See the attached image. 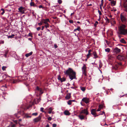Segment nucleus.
I'll return each instance as SVG.
<instances>
[{
    "label": "nucleus",
    "instance_id": "cd10ccee",
    "mask_svg": "<svg viewBox=\"0 0 127 127\" xmlns=\"http://www.w3.org/2000/svg\"><path fill=\"white\" fill-rule=\"evenodd\" d=\"M66 80V79L64 77H63V78H61V79L60 80V81L61 82H62Z\"/></svg>",
    "mask_w": 127,
    "mask_h": 127
},
{
    "label": "nucleus",
    "instance_id": "20e7f679",
    "mask_svg": "<svg viewBox=\"0 0 127 127\" xmlns=\"http://www.w3.org/2000/svg\"><path fill=\"white\" fill-rule=\"evenodd\" d=\"M96 109H92L91 110V114L93 115L94 117H95L100 115H102V114H100L98 115H97L96 113Z\"/></svg>",
    "mask_w": 127,
    "mask_h": 127
},
{
    "label": "nucleus",
    "instance_id": "423d86ee",
    "mask_svg": "<svg viewBox=\"0 0 127 127\" xmlns=\"http://www.w3.org/2000/svg\"><path fill=\"white\" fill-rule=\"evenodd\" d=\"M122 64L121 62L115 64L113 66L112 69H113L115 70H117L119 66H121Z\"/></svg>",
    "mask_w": 127,
    "mask_h": 127
},
{
    "label": "nucleus",
    "instance_id": "e2e57ef3",
    "mask_svg": "<svg viewBox=\"0 0 127 127\" xmlns=\"http://www.w3.org/2000/svg\"><path fill=\"white\" fill-rule=\"evenodd\" d=\"M113 58V57H112V56H110L109 57V58L110 59H111V58Z\"/></svg>",
    "mask_w": 127,
    "mask_h": 127
},
{
    "label": "nucleus",
    "instance_id": "f257e3e1",
    "mask_svg": "<svg viewBox=\"0 0 127 127\" xmlns=\"http://www.w3.org/2000/svg\"><path fill=\"white\" fill-rule=\"evenodd\" d=\"M64 72L65 75L69 76L71 80L76 79V73L72 68H68L67 69L64 71Z\"/></svg>",
    "mask_w": 127,
    "mask_h": 127
},
{
    "label": "nucleus",
    "instance_id": "6e6d98bb",
    "mask_svg": "<svg viewBox=\"0 0 127 127\" xmlns=\"http://www.w3.org/2000/svg\"><path fill=\"white\" fill-rule=\"evenodd\" d=\"M54 46L55 48H57L58 47V46L56 44L54 45Z\"/></svg>",
    "mask_w": 127,
    "mask_h": 127
},
{
    "label": "nucleus",
    "instance_id": "bb28decb",
    "mask_svg": "<svg viewBox=\"0 0 127 127\" xmlns=\"http://www.w3.org/2000/svg\"><path fill=\"white\" fill-rule=\"evenodd\" d=\"M92 54L88 53L86 56L87 59L89 58L90 57V56H91Z\"/></svg>",
    "mask_w": 127,
    "mask_h": 127
},
{
    "label": "nucleus",
    "instance_id": "f8f14e48",
    "mask_svg": "<svg viewBox=\"0 0 127 127\" xmlns=\"http://www.w3.org/2000/svg\"><path fill=\"white\" fill-rule=\"evenodd\" d=\"M41 22L42 23H44L45 24H47L48 23H47L48 22H50V21L49 19H42L41 20Z\"/></svg>",
    "mask_w": 127,
    "mask_h": 127
},
{
    "label": "nucleus",
    "instance_id": "473e14b6",
    "mask_svg": "<svg viewBox=\"0 0 127 127\" xmlns=\"http://www.w3.org/2000/svg\"><path fill=\"white\" fill-rule=\"evenodd\" d=\"M105 51L108 52H109L110 51V49L108 48L106 49H105Z\"/></svg>",
    "mask_w": 127,
    "mask_h": 127
},
{
    "label": "nucleus",
    "instance_id": "b1692460",
    "mask_svg": "<svg viewBox=\"0 0 127 127\" xmlns=\"http://www.w3.org/2000/svg\"><path fill=\"white\" fill-rule=\"evenodd\" d=\"M120 42L126 44V42L125 41V40L123 38H122L120 40Z\"/></svg>",
    "mask_w": 127,
    "mask_h": 127
},
{
    "label": "nucleus",
    "instance_id": "69168bd1",
    "mask_svg": "<svg viewBox=\"0 0 127 127\" xmlns=\"http://www.w3.org/2000/svg\"><path fill=\"white\" fill-rule=\"evenodd\" d=\"M17 114H15V116L17 117Z\"/></svg>",
    "mask_w": 127,
    "mask_h": 127
},
{
    "label": "nucleus",
    "instance_id": "603ef678",
    "mask_svg": "<svg viewBox=\"0 0 127 127\" xmlns=\"http://www.w3.org/2000/svg\"><path fill=\"white\" fill-rule=\"evenodd\" d=\"M42 23L41 22L40 23H38V25L39 26H41L42 25Z\"/></svg>",
    "mask_w": 127,
    "mask_h": 127
},
{
    "label": "nucleus",
    "instance_id": "052dcab7",
    "mask_svg": "<svg viewBox=\"0 0 127 127\" xmlns=\"http://www.w3.org/2000/svg\"><path fill=\"white\" fill-rule=\"evenodd\" d=\"M16 81L15 80H14L13 82V83H16Z\"/></svg>",
    "mask_w": 127,
    "mask_h": 127
},
{
    "label": "nucleus",
    "instance_id": "c756f323",
    "mask_svg": "<svg viewBox=\"0 0 127 127\" xmlns=\"http://www.w3.org/2000/svg\"><path fill=\"white\" fill-rule=\"evenodd\" d=\"M81 89L83 91H84L85 90V87H81Z\"/></svg>",
    "mask_w": 127,
    "mask_h": 127
},
{
    "label": "nucleus",
    "instance_id": "4be33fe9",
    "mask_svg": "<svg viewBox=\"0 0 127 127\" xmlns=\"http://www.w3.org/2000/svg\"><path fill=\"white\" fill-rule=\"evenodd\" d=\"M111 4L112 6H114L116 5V1H113L111 2Z\"/></svg>",
    "mask_w": 127,
    "mask_h": 127
},
{
    "label": "nucleus",
    "instance_id": "c03bdc74",
    "mask_svg": "<svg viewBox=\"0 0 127 127\" xmlns=\"http://www.w3.org/2000/svg\"><path fill=\"white\" fill-rule=\"evenodd\" d=\"M28 35L29 36H31L32 37H33V36L32 35V33H30L28 34Z\"/></svg>",
    "mask_w": 127,
    "mask_h": 127
},
{
    "label": "nucleus",
    "instance_id": "2f4dec72",
    "mask_svg": "<svg viewBox=\"0 0 127 127\" xmlns=\"http://www.w3.org/2000/svg\"><path fill=\"white\" fill-rule=\"evenodd\" d=\"M14 36H15V35L12 34L11 35H10V36H8V38H13Z\"/></svg>",
    "mask_w": 127,
    "mask_h": 127
},
{
    "label": "nucleus",
    "instance_id": "6ab92c4d",
    "mask_svg": "<svg viewBox=\"0 0 127 127\" xmlns=\"http://www.w3.org/2000/svg\"><path fill=\"white\" fill-rule=\"evenodd\" d=\"M64 114L66 115L69 116L70 114V113L67 110H65L64 112Z\"/></svg>",
    "mask_w": 127,
    "mask_h": 127
},
{
    "label": "nucleus",
    "instance_id": "680f3d73",
    "mask_svg": "<svg viewBox=\"0 0 127 127\" xmlns=\"http://www.w3.org/2000/svg\"><path fill=\"white\" fill-rule=\"evenodd\" d=\"M44 26H42V28L41 29V30H43L44 28Z\"/></svg>",
    "mask_w": 127,
    "mask_h": 127
},
{
    "label": "nucleus",
    "instance_id": "5701e85b",
    "mask_svg": "<svg viewBox=\"0 0 127 127\" xmlns=\"http://www.w3.org/2000/svg\"><path fill=\"white\" fill-rule=\"evenodd\" d=\"M30 5L31 6H33L34 7L37 6V5L33 2H31L30 3Z\"/></svg>",
    "mask_w": 127,
    "mask_h": 127
},
{
    "label": "nucleus",
    "instance_id": "dca6fc26",
    "mask_svg": "<svg viewBox=\"0 0 127 127\" xmlns=\"http://www.w3.org/2000/svg\"><path fill=\"white\" fill-rule=\"evenodd\" d=\"M92 54H93L94 56V57H93L94 58L96 59L98 58V56H97L96 52L95 51H93V52Z\"/></svg>",
    "mask_w": 127,
    "mask_h": 127
},
{
    "label": "nucleus",
    "instance_id": "a18cd8bd",
    "mask_svg": "<svg viewBox=\"0 0 127 127\" xmlns=\"http://www.w3.org/2000/svg\"><path fill=\"white\" fill-rule=\"evenodd\" d=\"M58 2L60 4H61L62 3V1L61 0H58Z\"/></svg>",
    "mask_w": 127,
    "mask_h": 127
},
{
    "label": "nucleus",
    "instance_id": "39448f33",
    "mask_svg": "<svg viewBox=\"0 0 127 127\" xmlns=\"http://www.w3.org/2000/svg\"><path fill=\"white\" fill-rule=\"evenodd\" d=\"M82 70L83 74L85 76H86L87 74V67L86 65L84 64L83 66L82 67Z\"/></svg>",
    "mask_w": 127,
    "mask_h": 127
},
{
    "label": "nucleus",
    "instance_id": "f704fd0d",
    "mask_svg": "<svg viewBox=\"0 0 127 127\" xmlns=\"http://www.w3.org/2000/svg\"><path fill=\"white\" fill-rule=\"evenodd\" d=\"M46 28H49V24L48 23L47 24H45V25L44 26Z\"/></svg>",
    "mask_w": 127,
    "mask_h": 127
},
{
    "label": "nucleus",
    "instance_id": "c85d7f7f",
    "mask_svg": "<svg viewBox=\"0 0 127 127\" xmlns=\"http://www.w3.org/2000/svg\"><path fill=\"white\" fill-rule=\"evenodd\" d=\"M7 127H15V124H11L10 125Z\"/></svg>",
    "mask_w": 127,
    "mask_h": 127
},
{
    "label": "nucleus",
    "instance_id": "8fccbe9b",
    "mask_svg": "<svg viewBox=\"0 0 127 127\" xmlns=\"http://www.w3.org/2000/svg\"><path fill=\"white\" fill-rule=\"evenodd\" d=\"M52 119V118L51 117H49L48 118V120L49 121H51Z\"/></svg>",
    "mask_w": 127,
    "mask_h": 127
},
{
    "label": "nucleus",
    "instance_id": "412c9836",
    "mask_svg": "<svg viewBox=\"0 0 127 127\" xmlns=\"http://www.w3.org/2000/svg\"><path fill=\"white\" fill-rule=\"evenodd\" d=\"M33 52H31L30 53H27L26 54L25 56L26 57H28L29 56L31 55L32 54Z\"/></svg>",
    "mask_w": 127,
    "mask_h": 127
},
{
    "label": "nucleus",
    "instance_id": "864d4df0",
    "mask_svg": "<svg viewBox=\"0 0 127 127\" xmlns=\"http://www.w3.org/2000/svg\"><path fill=\"white\" fill-rule=\"evenodd\" d=\"M98 12L99 13V14L100 15H102V13L99 10H98Z\"/></svg>",
    "mask_w": 127,
    "mask_h": 127
},
{
    "label": "nucleus",
    "instance_id": "f03ea898",
    "mask_svg": "<svg viewBox=\"0 0 127 127\" xmlns=\"http://www.w3.org/2000/svg\"><path fill=\"white\" fill-rule=\"evenodd\" d=\"M126 27V25L123 24L121 25L119 27V32L120 34L124 35L127 34V29H125Z\"/></svg>",
    "mask_w": 127,
    "mask_h": 127
},
{
    "label": "nucleus",
    "instance_id": "0e129e2a",
    "mask_svg": "<svg viewBox=\"0 0 127 127\" xmlns=\"http://www.w3.org/2000/svg\"><path fill=\"white\" fill-rule=\"evenodd\" d=\"M45 127H49V125L48 124Z\"/></svg>",
    "mask_w": 127,
    "mask_h": 127
},
{
    "label": "nucleus",
    "instance_id": "774afa93",
    "mask_svg": "<svg viewBox=\"0 0 127 127\" xmlns=\"http://www.w3.org/2000/svg\"><path fill=\"white\" fill-rule=\"evenodd\" d=\"M28 39L29 40H30V41L32 39V38H28Z\"/></svg>",
    "mask_w": 127,
    "mask_h": 127
},
{
    "label": "nucleus",
    "instance_id": "09e8293b",
    "mask_svg": "<svg viewBox=\"0 0 127 127\" xmlns=\"http://www.w3.org/2000/svg\"><path fill=\"white\" fill-rule=\"evenodd\" d=\"M57 126V125L56 124H54L52 125L53 127H56Z\"/></svg>",
    "mask_w": 127,
    "mask_h": 127
},
{
    "label": "nucleus",
    "instance_id": "f3484780",
    "mask_svg": "<svg viewBox=\"0 0 127 127\" xmlns=\"http://www.w3.org/2000/svg\"><path fill=\"white\" fill-rule=\"evenodd\" d=\"M71 97V94L68 93L67 94L65 98L66 99H69Z\"/></svg>",
    "mask_w": 127,
    "mask_h": 127
},
{
    "label": "nucleus",
    "instance_id": "2eb2a0df",
    "mask_svg": "<svg viewBox=\"0 0 127 127\" xmlns=\"http://www.w3.org/2000/svg\"><path fill=\"white\" fill-rule=\"evenodd\" d=\"M36 90L39 92V94L40 95H41L43 93V92L42 90L39 88L38 87H37L36 88Z\"/></svg>",
    "mask_w": 127,
    "mask_h": 127
},
{
    "label": "nucleus",
    "instance_id": "4d7b16f0",
    "mask_svg": "<svg viewBox=\"0 0 127 127\" xmlns=\"http://www.w3.org/2000/svg\"><path fill=\"white\" fill-rule=\"evenodd\" d=\"M43 7L42 5H40L39 6V8H42Z\"/></svg>",
    "mask_w": 127,
    "mask_h": 127
},
{
    "label": "nucleus",
    "instance_id": "bf43d9fd",
    "mask_svg": "<svg viewBox=\"0 0 127 127\" xmlns=\"http://www.w3.org/2000/svg\"><path fill=\"white\" fill-rule=\"evenodd\" d=\"M4 12H5L4 10V11H3L1 13V15H3L4 14Z\"/></svg>",
    "mask_w": 127,
    "mask_h": 127
},
{
    "label": "nucleus",
    "instance_id": "6e6552de",
    "mask_svg": "<svg viewBox=\"0 0 127 127\" xmlns=\"http://www.w3.org/2000/svg\"><path fill=\"white\" fill-rule=\"evenodd\" d=\"M90 100L89 98L87 97H83L82 100V101L85 102L86 104H88Z\"/></svg>",
    "mask_w": 127,
    "mask_h": 127
},
{
    "label": "nucleus",
    "instance_id": "5fc2aeb1",
    "mask_svg": "<svg viewBox=\"0 0 127 127\" xmlns=\"http://www.w3.org/2000/svg\"><path fill=\"white\" fill-rule=\"evenodd\" d=\"M41 29V28L40 27H38L37 28V31H39Z\"/></svg>",
    "mask_w": 127,
    "mask_h": 127
},
{
    "label": "nucleus",
    "instance_id": "0eeeda50",
    "mask_svg": "<svg viewBox=\"0 0 127 127\" xmlns=\"http://www.w3.org/2000/svg\"><path fill=\"white\" fill-rule=\"evenodd\" d=\"M88 109V108H86V109H84L81 110L80 112V113H84L86 115L89 114V112L87 111Z\"/></svg>",
    "mask_w": 127,
    "mask_h": 127
},
{
    "label": "nucleus",
    "instance_id": "58836bf2",
    "mask_svg": "<svg viewBox=\"0 0 127 127\" xmlns=\"http://www.w3.org/2000/svg\"><path fill=\"white\" fill-rule=\"evenodd\" d=\"M68 104L69 105H70L71 104V100H69L67 102Z\"/></svg>",
    "mask_w": 127,
    "mask_h": 127
},
{
    "label": "nucleus",
    "instance_id": "c9c22d12",
    "mask_svg": "<svg viewBox=\"0 0 127 127\" xmlns=\"http://www.w3.org/2000/svg\"><path fill=\"white\" fill-rule=\"evenodd\" d=\"M8 52V50L6 51L5 52V54L4 55V56H5V57H6L7 55V54Z\"/></svg>",
    "mask_w": 127,
    "mask_h": 127
},
{
    "label": "nucleus",
    "instance_id": "aec40b11",
    "mask_svg": "<svg viewBox=\"0 0 127 127\" xmlns=\"http://www.w3.org/2000/svg\"><path fill=\"white\" fill-rule=\"evenodd\" d=\"M54 109L53 108H52L51 107L49 108L48 110H49L48 113L50 114L52 113V110Z\"/></svg>",
    "mask_w": 127,
    "mask_h": 127
},
{
    "label": "nucleus",
    "instance_id": "13d9d810",
    "mask_svg": "<svg viewBox=\"0 0 127 127\" xmlns=\"http://www.w3.org/2000/svg\"><path fill=\"white\" fill-rule=\"evenodd\" d=\"M4 43V41H2L0 42V44H3Z\"/></svg>",
    "mask_w": 127,
    "mask_h": 127
},
{
    "label": "nucleus",
    "instance_id": "338daca9",
    "mask_svg": "<svg viewBox=\"0 0 127 127\" xmlns=\"http://www.w3.org/2000/svg\"><path fill=\"white\" fill-rule=\"evenodd\" d=\"M124 23H125L127 25V20L126 21V22H125Z\"/></svg>",
    "mask_w": 127,
    "mask_h": 127
},
{
    "label": "nucleus",
    "instance_id": "a19ab883",
    "mask_svg": "<svg viewBox=\"0 0 127 127\" xmlns=\"http://www.w3.org/2000/svg\"><path fill=\"white\" fill-rule=\"evenodd\" d=\"M44 110V108L43 107H41L40 108V111H42L43 112H45L46 113V112L43 111Z\"/></svg>",
    "mask_w": 127,
    "mask_h": 127
},
{
    "label": "nucleus",
    "instance_id": "ddd939ff",
    "mask_svg": "<svg viewBox=\"0 0 127 127\" xmlns=\"http://www.w3.org/2000/svg\"><path fill=\"white\" fill-rule=\"evenodd\" d=\"M113 52L116 53H118L121 51V50L117 47L115 48L113 50Z\"/></svg>",
    "mask_w": 127,
    "mask_h": 127
},
{
    "label": "nucleus",
    "instance_id": "49530a36",
    "mask_svg": "<svg viewBox=\"0 0 127 127\" xmlns=\"http://www.w3.org/2000/svg\"><path fill=\"white\" fill-rule=\"evenodd\" d=\"M106 22H108V23H109L110 22V20L109 19H108L107 17H106Z\"/></svg>",
    "mask_w": 127,
    "mask_h": 127
},
{
    "label": "nucleus",
    "instance_id": "1a4fd4ad",
    "mask_svg": "<svg viewBox=\"0 0 127 127\" xmlns=\"http://www.w3.org/2000/svg\"><path fill=\"white\" fill-rule=\"evenodd\" d=\"M124 2L123 6L125 8V10L127 11V3H126L127 2V0H122Z\"/></svg>",
    "mask_w": 127,
    "mask_h": 127
},
{
    "label": "nucleus",
    "instance_id": "de8ad7c7",
    "mask_svg": "<svg viewBox=\"0 0 127 127\" xmlns=\"http://www.w3.org/2000/svg\"><path fill=\"white\" fill-rule=\"evenodd\" d=\"M92 52V50L91 49H90L88 51V53L91 54V52Z\"/></svg>",
    "mask_w": 127,
    "mask_h": 127
},
{
    "label": "nucleus",
    "instance_id": "393cba45",
    "mask_svg": "<svg viewBox=\"0 0 127 127\" xmlns=\"http://www.w3.org/2000/svg\"><path fill=\"white\" fill-rule=\"evenodd\" d=\"M102 66V64L100 61L99 62V68H101Z\"/></svg>",
    "mask_w": 127,
    "mask_h": 127
},
{
    "label": "nucleus",
    "instance_id": "a878e982",
    "mask_svg": "<svg viewBox=\"0 0 127 127\" xmlns=\"http://www.w3.org/2000/svg\"><path fill=\"white\" fill-rule=\"evenodd\" d=\"M80 27L79 26H78V28H77L76 29L74 30V32H75L77 30H78L79 31H80Z\"/></svg>",
    "mask_w": 127,
    "mask_h": 127
},
{
    "label": "nucleus",
    "instance_id": "37998d69",
    "mask_svg": "<svg viewBox=\"0 0 127 127\" xmlns=\"http://www.w3.org/2000/svg\"><path fill=\"white\" fill-rule=\"evenodd\" d=\"M61 78H61L60 76L59 75L58 76V79L60 81L61 80Z\"/></svg>",
    "mask_w": 127,
    "mask_h": 127
},
{
    "label": "nucleus",
    "instance_id": "ea45409f",
    "mask_svg": "<svg viewBox=\"0 0 127 127\" xmlns=\"http://www.w3.org/2000/svg\"><path fill=\"white\" fill-rule=\"evenodd\" d=\"M6 67V66H3L2 67V69L3 71H4L5 70V68Z\"/></svg>",
    "mask_w": 127,
    "mask_h": 127
},
{
    "label": "nucleus",
    "instance_id": "e433bc0d",
    "mask_svg": "<svg viewBox=\"0 0 127 127\" xmlns=\"http://www.w3.org/2000/svg\"><path fill=\"white\" fill-rule=\"evenodd\" d=\"M106 8H107L108 10H109L111 8L109 5H108L106 7Z\"/></svg>",
    "mask_w": 127,
    "mask_h": 127
},
{
    "label": "nucleus",
    "instance_id": "79ce46f5",
    "mask_svg": "<svg viewBox=\"0 0 127 127\" xmlns=\"http://www.w3.org/2000/svg\"><path fill=\"white\" fill-rule=\"evenodd\" d=\"M38 115L37 113H33L32 115L33 116H36Z\"/></svg>",
    "mask_w": 127,
    "mask_h": 127
},
{
    "label": "nucleus",
    "instance_id": "9d476101",
    "mask_svg": "<svg viewBox=\"0 0 127 127\" xmlns=\"http://www.w3.org/2000/svg\"><path fill=\"white\" fill-rule=\"evenodd\" d=\"M41 117V116L39 115L37 117L34 119L33 121L35 122H37L40 120Z\"/></svg>",
    "mask_w": 127,
    "mask_h": 127
},
{
    "label": "nucleus",
    "instance_id": "72a5a7b5",
    "mask_svg": "<svg viewBox=\"0 0 127 127\" xmlns=\"http://www.w3.org/2000/svg\"><path fill=\"white\" fill-rule=\"evenodd\" d=\"M98 24V22L97 21H96L94 24V26L96 27L97 25Z\"/></svg>",
    "mask_w": 127,
    "mask_h": 127
},
{
    "label": "nucleus",
    "instance_id": "3c124183",
    "mask_svg": "<svg viewBox=\"0 0 127 127\" xmlns=\"http://www.w3.org/2000/svg\"><path fill=\"white\" fill-rule=\"evenodd\" d=\"M69 22L70 23H73V21L72 20H69Z\"/></svg>",
    "mask_w": 127,
    "mask_h": 127
},
{
    "label": "nucleus",
    "instance_id": "7c9ffc66",
    "mask_svg": "<svg viewBox=\"0 0 127 127\" xmlns=\"http://www.w3.org/2000/svg\"><path fill=\"white\" fill-rule=\"evenodd\" d=\"M25 117L26 118H31V116H29L28 114H26L25 115Z\"/></svg>",
    "mask_w": 127,
    "mask_h": 127
},
{
    "label": "nucleus",
    "instance_id": "9b49d317",
    "mask_svg": "<svg viewBox=\"0 0 127 127\" xmlns=\"http://www.w3.org/2000/svg\"><path fill=\"white\" fill-rule=\"evenodd\" d=\"M81 114H82L80 113V114L78 116V117L80 119L82 120L85 119L86 116H85Z\"/></svg>",
    "mask_w": 127,
    "mask_h": 127
},
{
    "label": "nucleus",
    "instance_id": "a211bd4d",
    "mask_svg": "<svg viewBox=\"0 0 127 127\" xmlns=\"http://www.w3.org/2000/svg\"><path fill=\"white\" fill-rule=\"evenodd\" d=\"M103 107V105L102 104H101L99 106V108L97 110V111H100L101 108H102Z\"/></svg>",
    "mask_w": 127,
    "mask_h": 127
},
{
    "label": "nucleus",
    "instance_id": "4c0bfd02",
    "mask_svg": "<svg viewBox=\"0 0 127 127\" xmlns=\"http://www.w3.org/2000/svg\"><path fill=\"white\" fill-rule=\"evenodd\" d=\"M101 4H100V6H103V0H101Z\"/></svg>",
    "mask_w": 127,
    "mask_h": 127
},
{
    "label": "nucleus",
    "instance_id": "4468645a",
    "mask_svg": "<svg viewBox=\"0 0 127 127\" xmlns=\"http://www.w3.org/2000/svg\"><path fill=\"white\" fill-rule=\"evenodd\" d=\"M24 9V8L22 6L18 8V10H19L20 12L22 13H25V10Z\"/></svg>",
    "mask_w": 127,
    "mask_h": 127
},
{
    "label": "nucleus",
    "instance_id": "7ed1b4c3",
    "mask_svg": "<svg viewBox=\"0 0 127 127\" xmlns=\"http://www.w3.org/2000/svg\"><path fill=\"white\" fill-rule=\"evenodd\" d=\"M117 58L121 61H125L126 62L127 61V57L122 55H118Z\"/></svg>",
    "mask_w": 127,
    "mask_h": 127
}]
</instances>
